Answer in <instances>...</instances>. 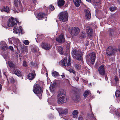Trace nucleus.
Instances as JSON below:
<instances>
[{
  "label": "nucleus",
  "instance_id": "nucleus-29",
  "mask_svg": "<svg viewBox=\"0 0 120 120\" xmlns=\"http://www.w3.org/2000/svg\"><path fill=\"white\" fill-rule=\"evenodd\" d=\"M86 37V33L84 32H81L79 35V37L81 39H83Z\"/></svg>",
  "mask_w": 120,
  "mask_h": 120
},
{
  "label": "nucleus",
  "instance_id": "nucleus-4",
  "mask_svg": "<svg viewBox=\"0 0 120 120\" xmlns=\"http://www.w3.org/2000/svg\"><path fill=\"white\" fill-rule=\"evenodd\" d=\"M96 54L94 52L90 53L88 56H86V58L87 62H90L91 64H93L95 62Z\"/></svg>",
  "mask_w": 120,
  "mask_h": 120
},
{
  "label": "nucleus",
  "instance_id": "nucleus-24",
  "mask_svg": "<svg viewBox=\"0 0 120 120\" xmlns=\"http://www.w3.org/2000/svg\"><path fill=\"white\" fill-rule=\"evenodd\" d=\"M81 2V0H75L74 3L75 6L76 7H79Z\"/></svg>",
  "mask_w": 120,
  "mask_h": 120
},
{
  "label": "nucleus",
  "instance_id": "nucleus-3",
  "mask_svg": "<svg viewBox=\"0 0 120 120\" xmlns=\"http://www.w3.org/2000/svg\"><path fill=\"white\" fill-rule=\"evenodd\" d=\"M33 90L35 94H38V96H39V98L41 99L42 91L40 86L38 84L34 85L33 88Z\"/></svg>",
  "mask_w": 120,
  "mask_h": 120
},
{
  "label": "nucleus",
  "instance_id": "nucleus-64",
  "mask_svg": "<svg viewBox=\"0 0 120 120\" xmlns=\"http://www.w3.org/2000/svg\"><path fill=\"white\" fill-rule=\"evenodd\" d=\"M114 58H113V60H112V61H114Z\"/></svg>",
  "mask_w": 120,
  "mask_h": 120
},
{
  "label": "nucleus",
  "instance_id": "nucleus-62",
  "mask_svg": "<svg viewBox=\"0 0 120 120\" xmlns=\"http://www.w3.org/2000/svg\"><path fill=\"white\" fill-rule=\"evenodd\" d=\"M85 82L86 84L87 83V81H85Z\"/></svg>",
  "mask_w": 120,
  "mask_h": 120
},
{
  "label": "nucleus",
  "instance_id": "nucleus-10",
  "mask_svg": "<svg viewBox=\"0 0 120 120\" xmlns=\"http://www.w3.org/2000/svg\"><path fill=\"white\" fill-rule=\"evenodd\" d=\"M14 33L15 34L19 33V34H22V28L20 26L19 27L16 26L14 28L13 30Z\"/></svg>",
  "mask_w": 120,
  "mask_h": 120
},
{
  "label": "nucleus",
  "instance_id": "nucleus-5",
  "mask_svg": "<svg viewBox=\"0 0 120 120\" xmlns=\"http://www.w3.org/2000/svg\"><path fill=\"white\" fill-rule=\"evenodd\" d=\"M58 16L60 21L65 22L68 20V13L67 11L61 12L59 13Z\"/></svg>",
  "mask_w": 120,
  "mask_h": 120
},
{
  "label": "nucleus",
  "instance_id": "nucleus-38",
  "mask_svg": "<svg viewBox=\"0 0 120 120\" xmlns=\"http://www.w3.org/2000/svg\"><path fill=\"white\" fill-rule=\"evenodd\" d=\"M75 68L78 70H79L81 69V67L80 65L79 64H77L75 65Z\"/></svg>",
  "mask_w": 120,
  "mask_h": 120
},
{
  "label": "nucleus",
  "instance_id": "nucleus-35",
  "mask_svg": "<svg viewBox=\"0 0 120 120\" xmlns=\"http://www.w3.org/2000/svg\"><path fill=\"white\" fill-rule=\"evenodd\" d=\"M115 95L116 98H119L120 96V91L119 90H116L115 93Z\"/></svg>",
  "mask_w": 120,
  "mask_h": 120
},
{
  "label": "nucleus",
  "instance_id": "nucleus-21",
  "mask_svg": "<svg viewBox=\"0 0 120 120\" xmlns=\"http://www.w3.org/2000/svg\"><path fill=\"white\" fill-rule=\"evenodd\" d=\"M31 51L34 52H37L38 53V55L40 54L38 48L36 46H35L34 47H33L31 49Z\"/></svg>",
  "mask_w": 120,
  "mask_h": 120
},
{
  "label": "nucleus",
  "instance_id": "nucleus-58",
  "mask_svg": "<svg viewBox=\"0 0 120 120\" xmlns=\"http://www.w3.org/2000/svg\"><path fill=\"white\" fill-rule=\"evenodd\" d=\"M51 86H50V91H51V92H53V91H52V90H51Z\"/></svg>",
  "mask_w": 120,
  "mask_h": 120
},
{
  "label": "nucleus",
  "instance_id": "nucleus-31",
  "mask_svg": "<svg viewBox=\"0 0 120 120\" xmlns=\"http://www.w3.org/2000/svg\"><path fill=\"white\" fill-rule=\"evenodd\" d=\"M9 83H11L12 84L14 83L15 81L13 77H11L9 79H8Z\"/></svg>",
  "mask_w": 120,
  "mask_h": 120
},
{
  "label": "nucleus",
  "instance_id": "nucleus-61",
  "mask_svg": "<svg viewBox=\"0 0 120 120\" xmlns=\"http://www.w3.org/2000/svg\"><path fill=\"white\" fill-rule=\"evenodd\" d=\"M97 92L98 93H99V94H100V92L99 91H97Z\"/></svg>",
  "mask_w": 120,
  "mask_h": 120
},
{
  "label": "nucleus",
  "instance_id": "nucleus-47",
  "mask_svg": "<svg viewBox=\"0 0 120 120\" xmlns=\"http://www.w3.org/2000/svg\"><path fill=\"white\" fill-rule=\"evenodd\" d=\"M83 119V117L82 116H79L78 118V120H82Z\"/></svg>",
  "mask_w": 120,
  "mask_h": 120
},
{
  "label": "nucleus",
  "instance_id": "nucleus-63",
  "mask_svg": "<svg viewBox=\"0 0 120 120\" xmlns=\"http://www.w3.org/2000/svg\"><path fill=\"white\" fill-rule=\"evenodd\" d=\"M46 75H48V74L47 73H46Z\"/></svg>",
  "mask_w": 120,
  "mask_h": 120
},
{
  "label": "nucleus",
  "instance_id": "nucleus-19",
  "mask_svg": "<svg viewBox=\"0 0 120 120\" xmlns=\"http://www.w3.org/2000/svg\"><path fill=\"white\" fill-rule=\"evenodd\" d=\"M14 74L19 77L22 76V74L20 71L17 69H15L14 70Z\"/></svg>",
  "mask_w": 120,
  "mask_h": 120
},
{
  "label": "nucleus",
  "instance_id": "nucleus-18",
  "mask_svg": "<svg viewBox=\"0 0 120 120\" xmlns=\"http://www.w3.org/2000/svg\"><path fill=\"white\" fill-rule=\"evenodd\" d=\"M84 11L86 18L87 19H90L91 17V15L89 10L88 9H85Z\"/></svg>",
  "mask_w": 120,
  "mask_h": 120
},
{
  "label": "nucleus",
  "instance_id": "nucleus-28",
  "mask_svg": "<svg viewBox=\"0 0 120 120\" xmlns=\"http://www.w3.org/2000/svg\"><path fill=\"white\" fill-rule=\"evenodd\" d=\"M88 2H93L96 5H98V3H99V4H100L99 2H100L99 1V0H86Z\"/></svg>",
  "mask_w": 120,
  "mask_h": 120
},
{
  "label": "nucleus",
  "instance_id": "nucleus-51",
  "mask_svg": "<svg viewBox=\"0 0 120 120\" xmlns=\"http://www.w3.org/2000/svg\"><path fill=\"white\" fill-rule=\"evenodd\" d=\"M4 75L6 77L8 75V73L7 72H4Z\"/></svg>",
  "mask_w": 120,
  "mask_h": 120
},
{
  "label": "nucleus",
  "instance_id": "nucleus-54",
  "mask_svg": "<svg viewBox=\"0 0 120 120\" xmlns=\"http://www.w3.org/2000/svg\"><path fill=\"white\" fill-rule=\"evenodd\" d=\"M118 50L119 52H120V44L118 46Z\"/></svg>",
  "mask_w": 120,
  "mask_h": 120
},
{
  "label": "nucleus",
  "instance_id": "nucleus-39",
  "mask_svg": "<svg viewBox=\"0 0 120 120\" xmlns=\"http://www.w3.org/2000/svg\"><path fill=\"white\" fill-rule=\"evenodd\" d=\"M116 9V8L114 5L112 6L109 8V10L111 11H113Z\"/></svg>",
  "mask_w": 120,
  "mask_h": 120
},
{
  "label": "nucleus",
  "instance_id": "nucleus-48",
  "mask_svg": "<svg viewBox=\"0 0 120 120\" xmlns=\"http://www.w3.org/2000/svg\"><path fill=\"white\" fill-rule=\"evenodd\" d=\"M23 65L25 67L27 65L26 62L25 61H24L23 63Z\"/></svg>",
  "mask_w": 120,
  "mask_h": 120
},
{
  "label": "nucleus",
  "instance_id": "nucleus-56",
  "mask_svg": "<svg viewBox=\"0 0 120 120\" xmlns=\"http://www.w3.org/2000/svg\"><path fill=\"white\" fill-rule=\"evenodd\" d=\"M2 88V86L1 84L0 83V91L1 90Z\"/></svg>",
  "mask_w": 120,
  "mask_h": 120
},
{
  "label": "nucleus",
  "instance_id": "nucleus-43",
  "mask_svg": "<svg viewBox=\"0 0 120 120\" xmlns=\"http://www.w3.org/2000/svg\"><path fill=\"white\" fill-rule=\"evenodd\" d=\"M29 43V41L27 40H24L23 41V43L26 45H28Z\"/></svg>",
  "mask_w": 120,
  "mask_h": 120
},
{
  "label": "nucleus",
  "instance_id": "nucleus-1",
  "mask_svg": "<svg viewBox=\"0 0 120 120\" xmlns=\"http://www.w3.org/2000/svg\"><path fill=\"white\" fill-rule=\"evenodd\" d=\"M65 91L63 89L59 90V93L58 95L57 102L58 103L62 104L65 102L66 101L65 98Z\"/></svg>",
  "mask_w": 120,
  "mask_h": 120
},
{
  "label": "nucleus",
  "instance_id": "nucleus-23",
  "mask_svg": "<svg viewBox=\"0 0 120 120\" xmlns=\"http://www.w3.org/2000/svg\"><path fill=\"white\" fill-rule=\"evenodd\" d=\"M1 11L2 12L4 11L8 13L9 11V9L8 7L7 6H5L2 8L1 10Z\"/></svg>",
  "mask_w": 120,
  "mask_h": 120
},
{
  "label": "nucleus",
  "instance_id": "nucleus-60",
  "mask_svg": "<svg viewBox=\"0 0 120 120\" xmlns=\"http://www.w3.org/2000/svg\"><path fill=\"white\" fill-rule=\"evenodd\" d=\"M6 57H4V58L6 59V58H7V55H6Z\"/></svg>",
  "mask_w": 120,
  "mask_h": 120
},
{
  "label": "nucleus",
  "instance_id": "nucleus-30",
  "mask_svg": "<svg viewBox=\"0 0 120 120\" xmlns=\"http://www.w3.org/2000/svg\"><path fill=\"white\" fill-rule=\"evenodd\" d=\"M7 63L8 65L11 68H13L15 67V65L12 62L8 61Z\"/></svg>",
  "mask_w": 120,
  "mask_h": 120
},
{
  "label": "nucleus",
  "instance_id": "nucleus-40",
  "mask_svg": "<svg viewBox=\"0 0 120 120\" xmlns=\"http://www.w3.org/2000/svg\"><path fill=\"white\" fill-rule=\"evenodd\" d=\"M89 94V92L88 90H86L84 94L83 95L85 97H86Z\"/></svg>",
  "mask_w": 120,
  "mask_h": 120
},
{
  "label": "nucleus",
  "instance_id": "nucleus-13",
  "mask_svg": "<svg viewBox=\"0 0 120 120\" xmlns=\"http://www.w3.org/2000/svg\"><path fill=\"white\" fill-rule=\"evenodd\" d=\"M86 31L88 37H91L93 32L92 28L90 26H88L86 28Z\"/></svg>",
  "mask_w": 120,
  "mask_h": 120
},
{
  "label": "nucleus",
  "instance_id": "nucleus-20",
  "mask_svg": "<svg viewBox=\"0 0 120 120\" xmlns=\"http://www.w3.org/2000/svg\"><path fill=\"white\" fill-rule=\"evenodd\" d=\"M79 114V112L77 110L73 111L72 112L73 115L72 117L74 118H77L78 117V115Z\"/></svg>",
  "mask_w": 120,
  "mask_h": 120
},
{
  "label": "nucleus",
  "instance_id": "nucleus-55",
  "mask_svg": "<svg viewBox=\"0 0 120 120\" xmlns=\"http://www.w3.org/2000/svg\"><path fill=\"white\" fill-rule=\"evenodd\" d=\"M72 72L75 75V72L74 70H73V71H72Z\"/></svg>",
  "mask_w": 120,
  "mask_h": 120
},
{
  "label": "nucleus",
  "instance_id": "nucleus-36",
  "mask_svg": "<svg viewBox=\"0 0 120 120\" xmlns=\"http://www.w3.org/2000/svg\"><path fill=\"white\" fill-rule=\"evenodd\" d=\"M37 16L38 18H42L45 16V14L44 13H39L37 14Z\"/></svg>",
  "mask_w": 120,
  "mask_h": 120
},
{
  "label": "nucleus",
  "instance_id": "nucleus-52",
  "mask_svg": "<svg viewBox=\"0 0 120 120\" xmlns=\"http://www.w3.org/2000/svg\"><path fill=\"white\" fill-rule=\"evenodd\" d=\"M73 70H74L72 69H70L69 70V71L70 72H72V71H73Z\"/></svg>",
  "mask_w": 120,
  "mask_h": 120
},
{
  "label": "nucleus",
  "instance_id": "nucleus-37",
  "mask_svg": "<svg viewBox=\"0 0 120 120\" xmlns=\"http://www.w3.org/2000/svg\"><path fill=\"white\" fill-rule=\"evenodd\" d=\"M115 31L114 29L113 28H111L110 29L109 32V35H112L113 34Z\"/></svg>",
  "mask_w": 120,
  "mask_h": 120
},
{
  "label": "nucleus",
  "instance_id": "nucleus-15",
  "mask_svg": "<svg viewBox=\"0 0 120 120\" xmlns=\"http://www.w3.org/2000/svg\"><path fill=\"white\" fill-rule=\"evenodd\" d=\"M42 48L46 50H48L51 48L50 45L47 43H42L41 45Z\"/></svg>",
  "mask_w": 120,
  "mask_h": 120
},
{
  "label": "nucleus",
  "instance_id": "nucleus-17",
  "mask_svg": "<svg viewBox=\"0 0 120 120\" xmlns=\"http://www.w3.org/2000/svg\"><path fill=\"white\" fill-rule=\"evenodd\" d=\"M0 45H1V49L4 50H6L7 49L8 47L6 43L4 41H2L0 42Z\"/></svg>",
  "mask_w": 120,
  "mask_h": 120
},
{
  "label": "nucleus",
  "instance_id": "nucleus-53",
  "mask_svg": "<svg viewBox=\"0 0 120 120\" xmlns=\"http://www.w3.org/2000/svg\"><path fill=\"white\" fill-rule=\"evenodd\" d=\"M51 83H51V86L52 87V88L53 87H54L55 85V83H54L53 84V85H52V84H51Z\"/></svg>",
  "mask_w": 120,
  "mask_h": 120
},
{
  "label": "nucleus",
  "instance_id": "nucleus-25",
  "mask_svg": "<svg viewBox=\"0 0 120 120\" xmlns=\"http://www.w3.org/2000/svg\"><path fill=\"white\" fill-rule=\"evenodd\" d=\"M57 50L60 54H63V52L62 47L60 46H58L57 47Z\"/></svg>",
  "mask_w": 120,
  "mask_h": 120
},
{
  "label": "nucleus",
  "instance_id": "nucleus-57",
  "mask_svg": "<svg viewBox=\"0 0 120 120\" xmlns=\"http://www.w3.org/2000/svg\"><path fill=\"white\" fill-rule=\"evenodd\" d=\"M88 42H87L86 43V46H88Z\"/></svg>",
  "mask_w": 120,
  "mask_h": 120
},
{
  "label": "nucleus",
  "instance_id": "nucleus-6",
  "mask_svg": "<svg viewBox=\"0 0 120 120\" xmlns=\"http://www.w3.org/2000/svg\"><path fill=\"white\" fill-rule=\"evenodd\" d=\"M69 31L72 36H76L79 33L80 29L78 27H72L69 28Z\"/></svg>",
  "mask_w": 120,
  "mask_h": 120
},
{
  "label": "nucleus",
  "instance_id": "nucleus-27",
  "mask_svg": "<svg viewBox=\"0 0 120 120\" xmlns=\"http://www.w3.org/2000/svg\"><path fill=\"white\" fill-rule=\"evenodd\" d=\"M28 77L29 79L32 80L34 78L35 75L33 73H30L28 74Z\"/></svg>",
  "mask_w": 120,
  "mask_h": 120
},
{
  "label": "nucleus",
  "instance_id": "nucleus-9",
  "mask_svg": "<svg viewBox=\"0 0 120 120\" xmlns=\"http://www.w3.org/2000/svg\"><path fill=\"white\" fill-rule=\"evenodd\" d=\"M71 59L69 58L68 60L67 61V59L66 58H64L62 60H61V64L64 66H68L71 65L70 61Z\"/></svg>",
  "mask_w": 120,
  "mask_h": 120
},
{
  "label": "nucleus",
  "instance_id": "nucleus-11",
  "mask_svg": "<svg viewBox=\"0 0 120 120\" xmlns=\"http://www.w3.org/2000/svg\"><path fill=\"white\" fill-rule=\"evenodd\" d=\"M10 40H13L14 43V45L16 47L18 46L21 45L19 39L17 38H10Z\"/></svg>",
  "mask_w": 120,
  "mask_h": 120
},
{
  "label": "nucleus",
  "instance_id": "nucleus-46",
  "mask_svg": "<svg viewBox=\"0 0 120 120\" xmlns=\"http://www.w3.org/2000/svg\"><path fill=\"white\" fill-rule=\"evenodd\" d=\"M73 79L74 80H75L77 81H78V79H79V78L77 77H76V78L75 77H74L73 78Z\"/></svg>",
  "mask_w": 120,
  "mask_h": 120
},
{
  "label": "nucleus",
  "instance_id": "nucleus-16",
  "mask_svg": "<svg viewBox=\"0 0 120 120\" xmlns=\"http://www.w3.org/2000/svg\"><path fill=\"white\" fill-rule=\"evenodd\" d=\"M98 71L99 73L102 75H104L105 74V67L103 65H101L99 68Z\"/></svg>",
  "mask_w": 120,
  "mask_h": 120
},
{
  "label": "nucleus",
  "instance_id": "nucleus-26",
  "mask_svg": "<svg viewBox=\"0 0 120 120\" xmlns=\"http://www.w3.org/2000/svg\"><path fill=\"white\" fill-rule=\"evenodd\" d=\"M64 0H59L58 2V4L59 6H62L64 5Z\"/></svg>",
  "mask_w": 120,
  "mask_h": 120
},
{
  "label": "nucleus",
  "instance_id": "nucleus-7",
  "mask_svg": "<svg viewBox=\"0 0 120 120\" xmlns=\"http://www.w3.org/2000/svg\"><path fill=\"white\" fill-rule=\"evenodd\" d=\"M14 2L15 8L21 11H23V8L22 6L20 0H15Z\"/></svg>",
  "mask_w": 120,
  "mask_h": 120
},
{
  "label": "nucleus",
  "instance_id": "nucleus-12",
  "mask_svg": "<svg viewBox=\"0 0 120 120\" xmlns=\"http://www.w3.org/2000/svg\"><path fill=\"white\" fill-rule=\"evenodd\" d=\"M56 41L59 43H63L64 42L65 40L64 36L63 34H61L59 37L56 39Z\"/></svg>",
  "mask_w": 120,
  "mask_h": 120
},
{
  "label": "nucleus",
  "instance_id": "nucleus-32",
  "mask_svg": "<svg viewBox=\"0 0 120 120\" xmlns=\"http://www.w3.org/2000/svg\"><path fill=\"white\" fill-rule=\"evenodd\" d=\"M114 79L115 82V83L113 84H112V85H116L117 83L119 82L118 79V78L117 76H115V77Z\"/></svg>",
  "mask_w": 120,
  "mask_h": 120
},
{
  "label": "nucleus",
  "instance_id": "nucleus-45",
  "mask_svg": "<svg viewBox=\"0 0 120 120\" xmlns=\"http://www.w3.org/2000/svg\"><path fill=\"white\" fill-rule=\"evenodd\" d=\"M9 49H10L11 51H13V47L12 46H10L8 48Z\"/></svg>",
  "mask_w": 120,
  "mask_h": 120
},
{
  "label": "nucleus",
  "instance_id": "nucleus-50",
  "mask_svg": "<svg viewBox=\"0 0 120 120\" xmlns=\"http://www.w3.org/2000/svg\"><path fill=\"white\" fill-rule=\"evenodd\" d=\"M60 76L62 77V78H64L65 77L64 73H63Z\"/></svg>",
  "mask_w": 120,
  "mask_h": 120
},
{
  "label": "nucleus",
  "instance_id": "nucleus-59",
  "mask_svg": "<svg viewBox=\"0 0 120 120\" xmlns=\"http://www.w3.org/2000/svg\"><path fill=\"white\" fill-rule=\"evenodd\" d=\"M117 87L119 89L120 88V87L119 86H118V85L117 86Z\"/></svg>",
  "mask_w": 120,
  "mask_h": 120
},
{
  "label": "nucleus",
  "instance_id": "nucleus-8",
  "mask_svg": "<svg viewBox=\"0 0 120 120\" xmlns=\"http://www.w3.org/2000/svg\"><path fill=\"white\" fill-rule=\"evenodd\" d=\"M15 21L16 22H19L16 19L13 18L9 19L8 22V25L9 27L15 26L17 25V24L15 22Z\"/></svg>",
  "mask_w": 120,
  "mask_h": 120
},
{
  "label": "nucleus",
  "instance_id": "nucleus-2",
  "mask_svg": "<svg viewBox=\"0 0 120 120\" xmlns=\"http://www.w3.org/2000/svg\"><path fill=\"white\" fill-rule=\"evenodd\" d=\"M71 54L74 58L78 60H81L82 59L83 53L80 51L73 49L72 51Z\"/></svg>",
  "mask_w": 120,
  "mask_h": 120
},
{
  "label": "nucleus",
  "instance_id": "nucleus-22",
  "mask_svg": "<svg viewBox=\"0 0 120 120\" xmlns=\"http://www.w3.org/2000/svg\"><path fill=\"white\" fill-rule=\"evenodd\" d=\"M89 120H96V119L94 117V115L91 113L88 116Z\"/></svg>",
  "mask_w": 120,
  "mask_h": 120
},
{
  "label": "nucleus",
  "instance_id": "nucleus-34",
  "mask_svg": "<svg viewBox=\"0 0 120 120\" xmlns=\"http://www.w3.org/2000/svg\"><path fill=\"white\" fill-rule=\"evenodd\" d=\"M52 75L53 76L55 77L59 75L58 73L56 71H54L53 72H52Z\"/></svg>",
  "mask_w": 120,
  "mask_h": 120
},
{
  "label": "nucleus",
  "instance_id": "nucleus-42",
  "mask_svg": "<svg viewBox=\"0 0 120 120\" xmlns=\"http://www.w3.org/2000/svg\"><path fill=\"white\" fill-rule=\"evenodd\" d=\"M112 112V113L116 115L117 116H118L119 115V113L117 111H116L115 110V111L113 110V112Z\"/></svg>",
  "mask_w": 120,
  "mask_h": 120
},
{
  "label": "nucleus",
  "instance_id": "nucleus-33",
  "mask_svg": "<svg viewBox=\"0 0 120 120\" xmlns=\"http://www.w3.org/2000/svg\"><path fill=\"white\" fill-rule=\"evenodd\" d=\"M60 112L62 114H66L68 113V109H65L61 110Z\"/></svg>",
  "mask_w": 120,
  "mask_h": 120
},
{
  "label": "nucleus",
  "instance_id": "nucleus-49",
  "mask_svg": "<svg viewBox=\"0 0 120 120\" xmlns=\"http://www.w3.org/2000/svg\"><path fill=\"white\" fill-rule=\"evenodd\" d=\"M8 42H9V43L12 44V40H11L10 38V39H9V38L8 39Z\"/></svg>",
  "mask_w": 120,
  "mask_h": 120
},
{
  "label": "nucleus",
  "instance_id": "nucleus-14",
  "mask_svg": "<svg viewBox=\"0 0 120 120\" xmlns=\"http://www.w3.org/2000/svg\"><path fill=\"white\" fill-rule=\"evenodd\" d=\"M114 50L113 48L112 47H109L107 49L106 51L107 54L109 56L111 55L113 53Z\"/></svg>",
  "mask_w": 120,
  "mask_h": 120
},
{
  "label": "nucleus",
  "instance_id": "nucleus-41",
  "mask_svg": "<svg viewBox=\"0 0 120 120\" xmlns=\"http://www.w3.org/2000/svg\"><path fill=\"white\" fill-rule=\"evenodd\" d=\"M37 1V0H32V4H33V7H34L36 5Z\"/></svg>",
  "mask_w": 120,
  "mask_h": 120
},
{
  "label": "nucleus",
  "instance_id": "nucleus-44",
  "mask_svg": "<svg viewBox=\"0 0 120 120\" xmlns=\"http://www.w3.org/2000/svg\"><path fill=\"white\" fill-rule=\"evenodd\" d=\"M49 9L51 11L53 10L54 9V6H52L51 5L49 6Z\"/></svg>",
  "mask_w": 120,
  "mask_h": 120
}]
</instances>
